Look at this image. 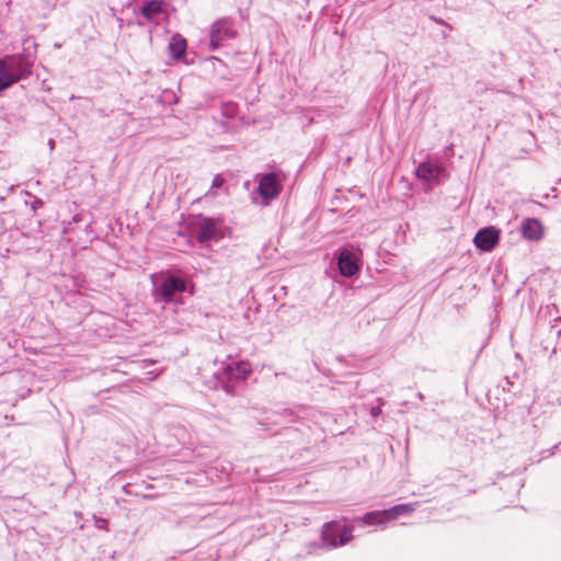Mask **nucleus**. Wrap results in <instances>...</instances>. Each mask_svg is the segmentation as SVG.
I'll use <instances>...</instances> for the list:
<instances>
[{"label":"nucleus","mask_w":561,"mask_h":561,"mask_svg":"<svg viewBox=\"0 0 561 561\" xmlns=\"http://www.w3.org/2000/svg\"><path fill=\"white\" fill-rule=\"evenodd\" d=\"M36 51L24 48V53L8 55L0 59V92L32 75Z\"/></svg>","instance_id":"obj_1"},{"label":"nucleus","mask_w":561,"mask_h":561,"mask_svg":"<svg viewBox=\"0 0 561 561\" xmlns=\"http://www.w3.org/2000/svg\"><path fill=\"white\" fill-rule=\"evenodd\" d=\"M152 298L162 308L173 302H181L178 295L187 290V282L182 276L170 271H162L151 275Z\"/></svg>","instance_id":"obj_2"},{"label":"nucleus","mask_w":561,"mask_h":561,"mask_svg":"<svg viewBox=\"0 0 561 561\" xmlns=\"http://www.w3.org/2000/svg\"><path fill=\"white\" fill-rule=\"evenodd\" d=\"M251 373V365L247 360L227 364L221 371L224 390L229 394H234L236 386L244 382Z\"/></svg>","instance_id":"obj_3"},{"label":"nucleus","mask_w":561,"mask_h":561,"mask_svg":"<svg viewBox=\"0 0 561 561\" xmlns=\"http://www.w3.org/2000/svg\"><path fill=\"white\" fill-rule=\"evenodd\" d=\"M238 31L234 21L230 18H221L215 21L209 31V48L218 49L225 42L237 37Z\"/></svg>","instance_id":"obj_4"},{"label":"nucleus","mask_w":561,"mask_h":561,"mask_svg":"<svg viewBox=\"0 0 561 561\" xmlns=\"http://www.w3.org/2000/svg\"><path fill=\"white\" fill-rule=\"evenodd\" d=\"M352 527L340 526L335 522L327 523L322 527L321 539L329 548L341 547L352 540Z\"/></svg>","instance_id":"obj_5"},{"label":"nucleus","mask_w":561,"mask_h":561,"mask_svg":"<svg viewBox=\"0 0 561 561\" xmlns=\"http://www.w3.org/2000/svg\"><path fill=\"white\" fill-rule=\"evenodd\" d=\"M282 191L278 176L275 173H267L261 176L259 181L257 192L263 199L264 205H268L271 201L277 198Z\"/></svg>","instance_id":"obj_6"},{"label":"nucleus","mask_w":561,"mask_h":561,"mask_svg":"<svg viewBox=\"0 0 561 561\" xmlns=\"http://www.w3.org/2000/svg\"><path fill=\"white\" fill-rule=\"evenodd\" d=\"M500 240V232L494 227L479 230L473 239L476 247L482 251H491Z\"/></svg>","instance_id":"obj_7"},{"label":"nucleus","mask_w":561,"mask_h":561,"mask_svg":"<svg viewBox=\"0 0 561 561\" xmlns=\"http://www.w3.org/2000/svg\"><path fill=\"white\" fill-rule=\"evenodd\" d=\"M165 12V3L162 0L144 1L140 8L141 15L148 22H158L161 14Z\"/></svg>","instance_id":"obj_8"},{"label":"nucleus","mask_w":561,"mask_h":561,"mask_svg":"<svg viewBox=\"0 0 561 561\" xmlns=\"http://www.w3.org/2000/svg\"><path fill=\"white\" fill-rule=\"evenodd\" d=\"M337 265L340 273L346 277L355 275L359 270L355 256L350 250L341 251Z\"/></svg>","instance_id":"obj_9"},{"label":"nucleus","mask_w":561,"mask_h":561,"mask_svg":"<svg viewBox=\"0 0 561 561\" xmlns=\"http://www.w3.org/2000/svg\"><path fill=\"white\" fill-rule=\"evenodd\" d=\"M522 234L529 241H538L543 236V227L538 219L527 218L522 222Z\"/></svg>","instance_id":"obj_10"},{"label":"nucleus","mask_w":561,"mask_h":561,"mask_svg":"<svg viewBox=\"0 0 561 561\" xmlns=\"http://www.w3.org/2000/svg\"><path fill=\"white\" fill-rule=\"evenodd\" d=\"M443 172V168L431 162H422L415 170V175L421 180L437 179Z\"/></svg>","instance_id":"obj_11"},{"label":"nucleus","mask_w":561,"mask_h":561,"mask_svg":"<svg viewBox=\"0 0 561 561\" xmlns=\"http://www.w3.org/2000/svg\"><path fill=\"white\" fill-rule=\"evenodd\" d=\"M417 506V503H405V504H399L394 505L390 508L383 510V513L386 515V518L389 520H394L399 516L402 515H409L415 511Z\"/></svg>","instance_id":"obj_12"},{"label":"nucleus","mask_w":561,"mask_h":561,"mask_svg":"<svg viewBox=\"0 0 561 561\" xmlns=\"http://www.w3.org/2000/svg\"><path fill=\"white\" fill-rule=\"evenodd\" d=\"M187 44L184 37L179 34L173 35L169 42V50L174 59H180L185 55Z\"/></svg>","instance_id":"obj_13"},{"label":"nucleus","mask_w":561,"mask_h":561,"mask_svg":"<svg viewBox=\"0 0 561 561\" xmlns=\"http://www.w3.org/2000/svg\"><path fill=\"white\" fill-rule=\"evenodd\" d=\"M196 238L201 242L216 239V226L210 219H204L196 232Z\"/></svg>","instance_id":"obj_14"},{"label":"nucleus","mask_w":561,"mask_h":561,"mask_svg":"<svg viewBox=\"0 0 561 561\" xmlns=\"http://www.w3.org/2000/svg\"><path fill=\"white\" fill-rule=\"evenodd\" d=\"M359 522L363 525L371 526V525H385L388 522V519L386 518L383 510H381V511H373V512L366 513L359 519Z\"/></svg>","instance_id":"obj_15"},{"label":"nucleus","mask_w":561,"mask_h":561,"mask_svg":"<svg viewBox=\"0 0 561 561\" xmlns=\"http://www.w3.org/2000/svg\"><path fill=\"white\" fill-rule=\"evenodd\" d=\"M225 183H226V179L224 178V175L220 173L216 174L211 181L210 188L206 193V196H216L217 190L224 187Z\"/></svg>","instance_id":"obj_16"},{"label":"nucleus","mask_w":561,"mask_h":561,"mask_svg":"<svg viewBox=\"0 0 561 561\" xmlns=\"http://www.w3.org/2000/svg\"><path fill=\"white\" fill-rule=\"evenodd\" d=\"M106 525H107V519H105V518H100L96 520V526L99 528H106Z\"/></svg>","instance_id":"obj_17"},{"label":"nucleus","mask_w":561,"mask_h":561,"mask_svg":"<svg viewBox=\"0 0 561 561\" xmlns=\"http://www.w3.org/2000/svg\"><path fill=\"white\" fill-rule=\"evenodd\" d=\"M380 412H381V409L379 407L371 408V410H370V413L373 416L379 415Z\"/></svg>","instance_id":"obj_18"}]
</instances>
